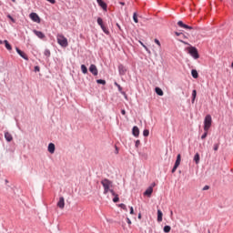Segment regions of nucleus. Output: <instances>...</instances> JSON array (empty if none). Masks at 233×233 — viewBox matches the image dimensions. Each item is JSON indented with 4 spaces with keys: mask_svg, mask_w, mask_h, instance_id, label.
Wrapping results in <instances>:
<instances>
[{
    "mask_svg": "<svg viewBox=\"0 0 233 233\" xmlns=\"http://www.w3.org/2000/svg\"><path fill=\"white\" fill-rule=\"evenodd\" d=\"M194 161H195L196 165H198L199 163V153H196V155L194 157Z\"/></svg>",
    "mask_w": 233,
    "mask_h": 233,
    "instance_id": "b1692460",
    "label": "nucleus"
},
{
    "mask_svg": "<svg viewBox=\"0 0 233 233\" xmlns=\"http://www.w3.org/2000/svg\"><path fill=\"white\" fill-rule=\"evenodd\" d=\"M101 1H103V0H96L97 3H100Z\"/></svg>",
    "mask_w": 233,
    "mask_h": 233,
    "instance_id": "6e6d98bb",
    "label": "nucleus"
},
{
    "mask_svg": "<svg viewBox=\"0 0 233 233\" xmlns=\"http://www.w3.org/2000/svg\"><path fill=\"white\" fill-rule=\"evenodd\" d=\"M120 5H125V3H120Z\"/></svg>",
    "mask_w": 233,
    "mask_h": 233,
    "instance_id": "13d9d810",
    "label": "nucleus"
},
{
    "mask_svg": "<svg viewBox=\"0 0 233 233\" xmlns=\"http://www.w3.org/2000/svg\"><path fill=\"white\" fill-rule=\"evenodd\" d=\"M157 221L158 223H161V221H163V212L160 209L157 210Z\"/></svg>",
    "mask_w": 233,
    "mask_h": 233,
    "instance_id": "f3484780",
    "label": "nucleus"
},
{
    "mask_svg": "<svg viewBox=\"0 0 233 233\" xmlns=\"http://www.w3.org/2000/svg\"><path fill=\"white\" fill-rule=\"evenodd\" d=\"M116 26L119 30H121V25H119V24H116Z\"/></svg>",
    "mask_w": 233,
    "mask_h": 233,
    "instance_id": "09e8293b",
    "label": "nucleus"
},
{
    "mask_svg": "<svg viewBox=\"0 0 233 233\" xmlns=\"http://www.w3.org/2000/svg\"><path fill=\"white\" fill-rule=\"evenodd\" d=\"M191 76L194 79H198V77H199V74H198V70L196 69L191 70Z\"/></svg>",
    "mask_w": 233,
    "mask_h": 233,
    "instance_id": "a211bd4d",
    "label": "nucleus"
},
{
    "mask_svg": "<svg viewBox=\"0 0 233 233\" xmlns=\"http://www.w3.org/2000/svg\"><path fill=\"white\" fill-rule=\"evenodd\" d=\"M29 17L31 21H34V23H41V18L39 17V15H37L36 13H31L29 15Z\"/></svg>",
    "mask_w": 233,
    "mask_h": 233,
    "instance_id": "423d86ee",
    "label": "nucleus"
},
{
    "mask_svg": "<svg viewBox=\"0 0 233 233\" xmlns=\"http://www.w3.org/2000/svg\"><path fill=\"white\" fill-rule=\"evenodd\" d=\"M5 137L6 141H8L9 143L14 139V137H12V134H10L9 132L5 133Z\"/></svg>",
    "mask_w": 233,
    "mask_h": 233,
    "instance_id": "dca6fc26",
    "label": "nucleus"
},
{
    "mask_svg": "<svg viewBox=\"0 0 233 233\" xmlns=\"http://www.w3.org/2000/svg\"><path fill=\"white\" fill-rule=\"evenodd\" d=\"M209 188H210V187L205 186V187H203V190H208Z\"/></svg>",
    "mask_w": 233,
    "mask_h": 233,
    "instance_id": "a18cd8bd",
    "label": "nucleus"
},
{
    "mask_svg": "<svg viewBox=\"0 0 233 233\" xmlns=\"http://www.w3.org/2000/svg\"><path fill=\"white\" fill-rule=\"evenodd\" d=\"M211 127H212V116L210 115H207L204 119V131L208 132Z\"/></svg>",
    "mask_w": 233,
    "mask_h": 233,
    "instance_id": "7ed1b4c3",
    "label": "nucleus"
},
{
    "mask_svg": "<svg viewBox=\"0 0 233 233\" xmlns=\"http://www.w3.org/2000/svg\"><path fill=\"white\" fill-rule=\"evenodd\" d=\"M141 45H142V46H143L144 48H147V46H146L145 45H143V43H141Z\"/></svg>",
    "mask_w": 233,
    "mask_h": 233,
    "instance_id": "864d4df0",
    "label": "nucleus"
},
{
    "mask_svg": "<svg viewBox=\"0 0 233 233\" xmlns=\"http://www.w3.org/2000/svg\"><path fill=\"white\" fill-rule=\"evenodd\" d=\"M150 187H152V188H154V187H156V183L154 182Z\"/></svg>",
    "mask_w": 233,
    "mask_h": 233,
    "instance_id": "3c124183",
    "label": "nucleus"
},
{
    "mask_svg": "<svg viewBox=\"0 0 233 233\" xmlns=\"http://www.w3.org/2000/svg\"><path fill=\"white\" fill-rule=\"evenodd\" d=\"M114 197H115V198H113L114 203H117V202L119 201V197H118V195H115Z\"/></svg>",
    "mask_w": 233,
    "mask_h": 233,
    "instance_id": "473e14b6",
    "label": "nucleus"
},
{
    "mask_svg": "<svg viewBox=\"0 0 233 233\" xmlns=\"http://www.w3.org/2000/svg\"><path fill=\"white\" fill-rule=\"evenodd\" d=\"M57 43L60 45V46H63V48H66L68 46V39L65 37V35L59 34L56 35Z\"/></svg>",
    "mask_w": 233,
    "mask_h": 233,
    "instance_id": "f03ea898",
    "label": "nucleus"
},
{
    "mask_svg": "<svg viewBox=\"0 0 233 233\" xmlns=\"http://www.w3.org/2000/svg\"><path fill=\"white\" fill-rule=\"evenodd\" d=\"M39 70H40L39 66H35V72H39Z\"/></svg>",
    "mask_w": 233,
    "mask_h": 233,
    "instance_id": "a19ab883",
    "label": "nucleus"
},
{
    "mask_svg": "<svg viewBox=\"0 0 233 233\" xmlns=\"http://www.w3.org/2000/svg\"><path fill=\"white\" fill-rule=\"evenodd\" d=\"M118 71H119L120 76H125V74H127V67L123 65H119Z\"/></svg>",
    "mask_w": 233,
    "mask_h": 233,
    "instance_id": "9b49d317",
    "label": "nucleus"
},
{
    "mask_svg": "<svg viewBox=\"0 0 233 233\" xmlns=\"http://www.w3.org/2000/svg\"><path fill=\"white\" fill-rule=\"evenodd\" d=\"M196 96H198V91H196V89H194L192 92V103H194L196 101Z\"/></svg>",
    "mask_w": 233,
    "mask_h": 233,
    "instance_id": "5701e85b",
    "label": "nucleus"
},
{
    "mask_svg": "<svg viewBox=\"0 0 233 233\" xmlns=\"http://www.w3.org/2000/svg\"><path fill=\"white\" fill-rule=\"evenodd\" d=\"M116 154H119V149H117V147H116Z\"/></svg>",
    "mask_w": 233,
    "mask_h": 233,
    "instance_id": "de8ad7c7",
    "label": "nucleus"
},
{
    "mask_svg": "<svg viewBox=\"0 0 233 233\" xmlns=\"http://www.w3.org/2000/svg\"><path fill=\"white\" fill-rule=\"evenodd\" d=\"M130 214H134V208L133 207L130 208Z\"/></svg>",
    "mask_w": 233,
    "mask_h": 233,
    "instance_id": "49530a36",
    "label": "nucleus"
},
{
    "mask_svg": "<svg viewBox=\"0 0 233 233\" xmlns=\"http://www.w3.org/2000/svg\"><path fill=\"white\" fill-rule=\"evenodd\" d=\"M149 134H150V131H148V129H146V130L143 131V136L145 137H148Z\"/></svg>",
    "mask_w": 233,
    "mask_h": 233,
    "instance_id": "c85d7f7f",
    "label": "nucleus"
},
{
    "mask_svg": "<svg viewBox=\"0 0 233 233\" xmlns=\"http://www.w3.org/2000/svg\"><path fill=\"white\" fill-rule=\"evenodd\" d=\"M3 43H5V42H3V40H0V45H3Z\"/></svg>",
    "mask_w": 233,
    "mask_h": 233,
    "instance_id": "5fc2aeb1",
    "label": "nucleus"
},
{
    "mask_svg": "<svg viewBox=\"0 0 233 233\" xmlns=\"http://www.w3.org/2000/svg\"><path fill=\"white\" fill-rule=\"evenodd\" d=\"M8 19H10V21H12V23H15V19L14 17H12V15H7Z\"/></svg>",
    "mask_w": 233,
    "mask_h": 233,
    "instance_id": "c9c22d12",
    "label": "nucleus"
},
{
    "mask_svg": "<svg viewBox=\"0 0 233 233\" xmlns=\"http://www.w3.org/2000/svg\"><path fill=\"white\" fill-rule=\"evenodd\" d=\"M101 185L104 188V194H108V191L110 190V188H112V181L108 178H104L101 180Z\"/></svg>",
    "mask_w": 233,
    "mask_h": 233,
    "instance_id": "f257e3e1",
    "label": "nucleus"
},
{
    "mask_svg": "<svg viewBox=\"0 0 233 233\" xmlns=\"http://www.w3.org/2000/svg\"><path fill=\"white\" fill-rule=\"evenodd\" d=\"M56 205H57L58 208H61V209L65 208V198L60 197Z\"/></svg>",
    "mask_w": 233,
    "mask_h": 233,
    "instance_id": "6e6552de",
    "label": "nucleus"
},
{
    "mask_svg": "<svg viewBox=\"0 0 233 233\" xmlns=\"http://www.w3.org/2000/svg\"><path fill=\"white\" fill-rule=\"evenodd\" d=\"M50 55H51L50 50L46 49L44 52V56H46V57H50Z\"/></svg>",
    "mask_w": 233,
    "mask_h": 233,
    "instance_id": "2f4dec72",
    "label": "nucleus"
},
{
    "mask_svg": "<svg viewBox=\"0 0 233 233\" xmlns=\"http://www.w3.org/2000/svg\"><path fill=\"white\" fill-rule=\"evenodd\" d=\"M33 33L35 34V35L38 36L39 39H45L46 35L45 33L41 32V31H37V30H33Z\"/></svg>",
    "mask_w": 233,
    "mask_h": 233,
    "instance_id": "9d476101",
    "label": "nucleus"
},
{
    "mask_svg": "<svg viewBox=\"0 0 233 233\" xmlns=\"http://www.w3.org/2000/svg\"><path fill=\"white\" fill-rule=\"evenodd\" d=\"M178 26H180V28H186L187 30H192V26L187 25L183 23V21H178L177 22Z\"/></svg>",
    "mask_w": 233,
    "mask_h": 233,
    "instance_id": "ddd939ff",
    "label": "nucleus"
},
{
    "mask_svg": "<svg viewBox=\"0 0 233 233\" xmlns=\"http://www.w3.org/2000/svg\"><path fill=\"white\" fill-rule=\"evenodd\" d=\"M155 92H156V94H157V96H163V94H164L163 90L159 87H156Z\"/></svg>",
    "mask_w": 233,
    "mask_h": 233,
    "instance_id": "aec40b11",
    "label": "nucleus"
},
{
    "mask_svg": "<svg viewBox=\"0 0 233 233\" xmlns=\"http://www.w3.org/2000/svg\"><path fill=\"white\" fill-rule=\"evenodd\" d=\"M139 145H141V141L137 140L135 143V147L137 148V147H139Z\"/></svg>",
    "mask_w": 233,
    "mask_h": 233,
    "instance_id": "4c0bfd02",
    "label": "nucleus"
},
{
    "mask_svg": "<svg viewBox=\"0 0 233 233\" xmlns=\"http://www.w3.org/2000/svg\"><path fill=\"white\" fill-rule=\"evenodd\" d=\"M121 114H122V116H125L127 114V111L125 109H122Z\"/></svg>",
    "mask_w": 233,
    "mask_h": 233,
    "instance_id": "37998d69",
    "label": "nucleus"
},
{
    "mask_svg": "<svg viewBox=\"0 0 233 233\" xmlns=\"http://www.w3.org/2000/svg\"><path fill=\"white\" fill-rule=\"evenodd\" d=\"M171 229H172V228H170V226H165L164 227V232H166V233L170 232Z\"/></svg>",
    "mask_w": 233,
    "mask_h": 233,
    "instance_id": "bb28decb",
    "label": "nucleus"
},
{
    "mask_svg": "<svg viewBox=\"0 0 233 233\" xmlns=\"http://www.w3.org/2000/svg\"><path fill=\"white\" fill-rule=\"evenodd\" d=\"M98 5L101 6V8H103V10H106V4L103 2V0L98 2Z\"/></svg>",
    "mask_w": 233,
    "mask_h": 233,
    "instance_id": "412c9836",
    "label": "nucleus"
},
{
    "mask_svg": "<svg viewBox=\"0 0 233 233\" xmlns=\"http://www.w3.org/2000/svg\"><path fill=\"white\" fill-rule=\"evenodd\" d=\"M116 86H117L119 92H121V90H123V87H121V86L117 83H115Z\"/></svg>",
    "mask_w": 233,
    "mask_h": 233,
    "instance_id": "e433bc0d",
    "label": "nucleus"
},
{
    "mask_svg": "<svg viewBox=\"0 0 233 233\" xmlns=\"http://www.w3.org/2000/svg\"><path fill=\"white\" fill-rule=\"evenodd\" d=\"M49 154H54L56 152V145L54 143H50L47 147Z\"/></svg>",
    "mask_w": 233,
    "mask_h": 233,
    "instance_id": "f8f14e48",
    "label": "nucleus"
},
{
    "mask_svg": "<svg viewBox=\"0 0 233 233\" xmlns=\"http://www.w3.org/2000/svg\"><path fill=\"white\" fill-rule=\"evenodd\" d=\"M4 44L5 45V48L7 50H12V46L10 45V43H8V40H5Z\"/></svg>",
    "mask_w": 233,
    "mask_h": 233,
    "instance_id": "6ab92c4d",
    "label": "nucleus"
},
{
    "mask_svg": "<svg viewBox=\"0 0 233 233\" xmlns=\"http://www.w3.org/2000/svg\"><path fill=\"white\" fill-rule=\"evenodd\" d=\"M81 70H82L83 74H88V68H86V66L82 65Z\"/></svg>",
    "mask_w": 233,
    "mask_h": 233,
    "instance_id": "4be33fe9",
    "label": "nucleus"
},
{
    "mask_svg": "<svg viewBox=\"0 0 233 233\" xmlns=\"http://www.w3.org/2000/svg\"><path fill=\"white\" fill-rule=\"evenodd\" d=\"M133 20L135 23H139V20L137 19V13L133 14Z\"/></svg>",
    "mask_w": 233,
    "mask_h": 233,
    "instance_id": "a878e982",
    "label": "nucleus"
},
{
    "mask_svg": "<svg viewBox=\"0 0 233 233\" xmlns=\"http://www.w3.org/2000/svg\"><path fill=\"white\" fill-rule=\"evenodd\" d=\"M120 208H122L123 210H125L126 212H128V209L127 208V205L125 204H119Z\"/></svg>",
    "mask_w": 233,
    "mask_h": 233,
    "instance_id": "c756f323",
    "label": "nucleus"
},
{
    "mask_svg": "<svg viewBox=\"0 0 233 233\" xmlns=\"http://www.w3.org/2000/svg\"><path fill=\"white\" fill-rule=\"evenodd\" d=\"M89 72H91V74H93V76H97L98 71H97V66H96V65H91L89 67Z\"/></svg>",
    "mask_w": 233,
    "mask_h": 233,
    "instance_id": "1a4fd4ad",
    "label": "nucleus"
},
{
    "mask_svg": "<svg viewBox=\"0 0 233 233\" xmlns=\"http://www.w3.org/2000/svg\"><path fill=\"white\" fill-rule=\"evenodd\" d=\"M213 149L215 152H218V150H219V144H215Z\"/></svg>",
    "mask_w": 233,
    "mask_h": 233,
    "instance_id": "72a5a7b5",
    "label": "nucleus"
},
{
    "mask_svg": "<svg viewBox=\"0 0 233 233\" xmlns=\"http://www.w3.org/2000/svg\"><path fill=\"white\" fill-rule=\"evenodd\" d=\"M187 50L194 59H199V53L198 52V48L194 46H189L187 48Z\"/></svg>",
    "mask_w": 233,
    "mask_h": 233,
    "instance_id": "20e7f679",
    "label": "nucleus"
},
{
    "mask_svg": "<svg viewBox=\"0 0 233 233\" xmlns=\"http://www.w3.org/2000/svg\"><path fill=\"white\" fill-rule=\"evenodd\" d=\"M138 219H141V213L138 214Z\"/></svg>",
    "mask_w": 233,
    "mask_h": 233,
    "instance_id": "603ef678",
    "label": "nucleus"
},
{
    "mask_svg": "<svg viewBox=\"0 0 233 233\" xmlns=\"http://www.w3.org/2000/svg\"><path fill=\"white\" fill-rule=\"evenodd\" d=\"M152 192H154V188H152V187H149L144 192V196H147V198H150V196H152Z\"/></svg>",
    "mask_w": 233,
    "mask_h": 233,
    "instance_id": "2eb2a0df",
    "label": "nucleus"
},
{
    "mask_svg": "<svg viewBox=\"0 0 233 233\" xmlns=\"http://www.w3.org/2000/svg\"><path fill=\"white\" fill-rule=\"evenodd\" d=\"M97 24L99 25V26H103V25H104V24H103V18L98 17V18H97Z\"/></svg>",
    "mask_w": 233,
    "mask_h": 233,
    "instance_id": "7c9ffc66",
    "label": "nucleus"
},
{
    "mask_svg": "<svg viewBox=\"0 0 233 233\" xmlns=\"http://www.w3.org/2000/svg\"><path fill=\"white\" fill-rule=\"evenodd\" d=\"M100 27L102 28L103 32L106 33L107 35L108 34H110V31H108V29L105 26V25H101Z\"/></svg>",
    "mask_w": 233,
    "mask_h": 233,
    "instance_id": "393cba45",
    "label": "nucleus"
},
{
    "mask_svg": "<svg viewBox=\"0 0 233 233\" xmlns=\"http://www.w3.org/2000/svg\"><path fill=\"white\" fill-rule=\"evenodd\" d=\"M96 83H97L98 85H106V81H105V80H103V79H98V80H96Z\"/></svg>",
    "mask_w": 233,
    "mask_h": 233,
    "instance_id": "cd10ccee",
    "label": "nucleus"
},
{
    "mask_svg": "<svg viewBox=\"0 0 233 233\" xmlns=\"http://www.w3.org/2000/svg\"><path fill=\"white\" fill-rule=\"evenodd\" d=\"M208 136V131H205V133L201 136V139H205Z\"/></svg>",
    "mask_w": 233,
    "mask_h": 233,
    "instance_id": "f704fd0d",
    "label": "nucleus"
},
{
    "mask_svg": "<svg viewBox=\"0 0 233 233\" xmlns=\"http://www.w3.org/2000/svg\"><path fill=\"white\" fill-rule=\"evenodd\" d=\"M17 54L23 57V59H25V61H28V56H26V54H25V52L21 51V49H19V47L15 48Z\"/></svg>",
    "mask_w": 233,
    "mask_h": 233,
    "instance_id": "0eeeda50",
    "label": "nucleus"
},
{
    "mask_svg": "<svg viewBox=\"0 0 233 233\" xmlns=\"http://www.w3.org/2000/svg\"><path fill=\"white\" fill-rule=\"evenodd\" d=\"M179 165H181V154H178L177 156V160H176L175 165L171 170L172 174H174V172H176V170H177V167H179Z\"/></svg>",
    "mask_w": 233,
    "mask_h": 233,
    "instance_id": "39448f33",
    "label": "nucleus"
},
{
    "mask_svg": "<svg viewBox=\"0 0 233 233\" xmlns=\"http://www.w3.org/2000/svg\"><path fill=\"white\" fill-rule=\"evenodd\" d=\"M108 192H110L112 196H117V194H116V191H114V189H109Z\"/></svg>",
    "mask_w": 233,
    "mask_h": 233,
    "instance_id": "58836bf2",
    "label": "nucleus"
},
{
    "mask_svg": "<svg viewBox=\"0 0 233 233\" xmlns=\"http://www.w3.org/2000/svg\"><path fill=\"white\" fill-rule=\"evenodd\" d=\"M127 223H128L129 225H132V220H130L129 218H127Z\"/></svg>",
    "mask_w": 233,
    "mask_h": 233,
    "instance_id": "c03bdc74",
    "label": "nucleus"
},
{
    "mask_svg": "<svg viewBox=\"0 0 233 233\" xmlns=\"http://www.w3.org/2000/svg\"><path fill=\"white\" fill-rule=\"evenodd\" d=\"M132 134L135 136V137H139V127L135 126L132 129Z\"/></svg>",
    "mask_w": 233,
    "mask_h": 233,
    "instance_id": "4468645a",
    "label": "nucleus"
},
{
    "mask_svg": "<svg viewBox=\"0 0 233 233\" xmlns=\"http://www.w3.org/2000/svg\"><path fill=\"white\" fill-rule=\"evenodd\" d=\"M13 3H15V0H12Z\"/></svg>",
    "mask_w": 233,
    "mask_h": 233,
    "instance_id": "4d7b16f0",
    "label": "nucleus"
},
{
    "mask_svg": "<svg viewBox=\"0 0 233 233\" xmlns=\"http://www.w3.org/2000/svg\"><path fill=\"white\" fill-rule=\"evenodd\" d=\"M155 43L157 45V46H161V42H159L157 38L155 39Z\"/></svg>",
    "mask_w": 233,
    "mask_h": 233,
    "instance_id": "ea45409f",
    "label": "nucleus"
},
{
    "mask_svg": "<svg viewBox=\"0 0 233 233\" xmlns=\"http://www.w3.org/2000/svg\"><path fill=\"white\" fill-rule=\"evenodd\" d=\"M175 34H176V35H177V36L181 35V33H178V32H176Z\"/></svg>",
    "mask_w": 233,
    "mask_h": 233,
    "instance_id": "8fccbe9b",
    "label": "nucleus"
},
{
    "mask_svg": "<svg viewBox=\"0 0 233 233\" xmlns=\"http://www.w3.org/2000/svg\"><path fill=\"white\" fill-rule=\"evenodd\" d=\"M51 5H56V0H47Z\"/></svg>",
    "mask_w": 233,
    "mask_h": 233,
    "instance_id": "79ce46f5",
    "label": "nucleus"
}]
</instances>
